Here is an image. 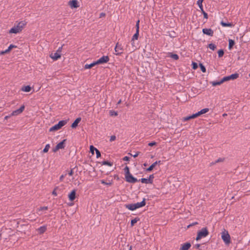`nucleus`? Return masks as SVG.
Listing matches in <instances>:
<instances>
[{
    "mask_svg": "<svg viewBox=\"0 0 250 250\" xmlns=\"http://www.w3.org/2000/svg\"><path fill=\"white\" fill-rule=\"evenodd\" d=\"M227 114H226V113H224V114H223V116L224 117H225V116H227Z\"/></svg>",
    "mask_w": 250,
    "mask_h": 250,
    "instance_id": "obj_63",
    "label": "nucleus"
},
{
    "mask_svg": "<svg viewBox=\"0 0 250 250\" xmlns=\"http://www.w3.org/2000/svg\"><path fill=\"white\" fill-rule=\"evenodd\" d=\"M210 83L212 86H216L218 85H220L221 84L223 83V82L221 80V81H218V82H215V81L211 82Z\"/></svg>",
    "mask_w": 250,
    "mask_h": 250,
    "instance_id": "obj_26",
    "label": "nucleus"
},
{
    "mask_svg": "<svg viewBox=\"0 0 250 250\" xmlns=\"http://www.w3.org/2000/svg\"><path fill=\"white\" fill-rule=\"evenodd\" d=\"M73 173L74 172L73 169H71L69 171H67L66 174H68L69 176H72L73 174Z\"/></svg>",
    "mask_w": 250,
    "mask_h": 250,
    "instance_id": "obj_47",
    "label": "nucleus"
},
{
    "mask_svg": "<svg viewBox=\"0 0 250 250\" xmlns=\"http://www.w3.org/2000/svg\"><path fill=\"white\" fill-rule=\"evenodd\" d=\"M230 80V78L229 77V76H226V77H224L222 79V82L223 83L225 82H227V81H229Z\"/></svg>",
    "mask_w": 250,
    "mask_h": 250,
    "instance_id": "obj_37",
    "label": "nucleus"
},
{
    "mask_svg": "<svg viewBox=\"0 0 250 250\" xmlns=\"http://www.w3.org/2000/svg\"><path fill=\"white\" fill-rule=\"evenodd\" d=\"M125 172V175H127L128 174L130 173L129 172V169L128 167H126L124 169Z\"/></svg>",
    "mask_w": 250,
    "mask_h": 250,
    "instance_id": "obj_38",
    "label": "nucleus"
},
{
    "mask_svg": "<svg viewBox=\"0 0 250 250\" xmlns=\"http://www.w3.org/2000/svg\"><path fill=\"white\" fill-rule=\"evenodd\" d=\"M97 65V63H96V61L95 62H93L88 64H86L85 65H84V68L85 69H90L91 68H92V67L94 66L95 65Z\"/></svg>",
    "mask_w": 250,
    "mask_h": 250,
    "instance_id": "obj_22",
    "label": "nucleus"
},
{
    "mask_svg": "<svg viewBox=\"0 0 250 250\" xmlns=\"http://www.w3.org/2000/svg\"><path fill=\"white\" fill-rule=\"evenodd\" d=\"M125 178L126 181L130 183H135L138 181V180L134 177L131 173L125 175Z\"/></svg>",
    "mask_w": 250,
    "mask_h": 250,
    "instance_id": "obj_10",
    "label": "nucleus"
},
{
    "mask_svg": "<svg viewBox=\"0 0 250 250\" xmlns=\"http://www.w3.org/2000/svg\"><path fill=\"white\" fill-rule=\"evenodd\" d=\"M196 247L197 248H199V247H200V245L199 244H197V245H196Z\"/></svg>",
    "mask_w": 250,
    "mask_h": 250,
    "instance_id": "obj_61",
    "label": "nucleus"
},
{
    "mask_svg": "<svg viewBox=\"0 0 250 250\" xmlns=\"http://www.w3.org/2000/svg\"><path fill=\"white\" fill-rule=\"evenodd\" d=\"M50 148V145L49 144H47L44 148L43 149V152H44V153H46L48 151L49 149Z\"/></svg>",
    "mask_w": 250,
    "mask_h": 250,
    "instance_id": "obj_33",
    "label": "nucleus"
},
{
    "mask_svg": "<svg viewBox=\"0 0 250 250\" xmlns=\"http://www.w3.org/2000/svg\"><path fill=\"white\" fill-rule=\"evenodd\" d=\"M223 161V159H222V158H219L218 159H217V160L215 162V163H218V162H222Z\"/></svg>",
    "mask_w": 250,
    "mask_h": 250,
    "instance_id": "obj_57",
    "label": "nucleus"
},
{
    "mask_svg": "<svg viewBox=\"0 0 250 250\" xmlns=\"http://www.w3.org/2000/svg\"><path fill=\"white\" fill-rule=\"evenodd\" d=\"M204 0H198L197 1V4L198 5L201 11H203V7L202 5V2Z\"/></svg>",
    "mask_w": 250,
    "mask_h": 250,
    "instance_id": "obj_27",
    "label": "nucleus"
},
{
    "mask_svg": "<svg viewBox=\"0 0 250 250\" xmlns=\"http://www.w3.org/2000/svg\"><path fill=\"white\" fill-rule=\"evenodd\" d=\"M191 247L189 243H186L182 245L180 250H188Z\"/></svg>",
    "mask_w": 250,
    "mask_h": 250,
    "instance_id": "obj_16",
    "label": "nucleus"
},
{
    "mask_svg": "<svg viewBox=\"0 0 250 250\" xmlns=\"http://www.w3.org/2000/svg\"><path fill=\"white\" fill-rule=\"evenodd\" d=\"M66 121L62 120L60 121L57 124L54 125L49 129L50 131H54L61 129L63 126L66 124Z\"/></svg>",
    "mask_w": 250,
    "mask_h": 250,
    "instance_id": "obj_5",
    "label": "nucleus"
},
{
    "mask_svg": "<svg viewBox=\"0 0 250 250\" xmlns=\"http://www.w3.org/2000/svg\"><path fill=\"white\" fill-rule=\"evenodd\" d=\"M26 22L25 21H21L17 24L15 25L9 31V33L17 34L20 33L23 29Z\"/></svg>",
    "mask_w": 250,
    "mask_h": 250,
    "instance_id": "obj_1",
    "label": "nucleus"
},
{
    "mask_svg": "<svg viewBox=\"0 0 250 250\" xmlns=\"http://www.w3.org/2000/svg\"><path fill=\"white\" fill-rule=\"evenodd\" d=\"M68 4L71 9L77 8L80 6L79 2L77 0H70Z\"/></svg>",
    "mask_w": 250,
    "mask_h": 250,
    "instance_id": "obj_11",
    "label": "nucleus"
},
{
    "mask_svg": "<svg viewBox=\"0 0 250 250\" xmlns=\"http://www.w3.org/2000/svg\"><path fill=\"white\" fill-rule=\"evenodd\" d=\"M31 89V87L30 85L23 86L21 88V90L24 92H29Z\"/></svg>",
    "mask_w": 250,
    "mask_h": 250,
    "instance_id": "obj_21",
    "label": "nucleus"
},
{
    "mask_svg": "<svg viewBox=\"0 0 250 250\" xmlns=\"http://www.w3.org/2000/svg\"><path fill=\"white\" fill-rule=\"evenodd\" d=\"M202 13L203 14L204 18L208 19V14L207 13H206L204 10L202 11Z\"/></svg>",
    "mask_w": 250,
    "mask_h": 250,
    "instance_id": "obj_53",
    "label": "nucleus"
},
{
    "mask_svg": "<svg viewBox=\"0 0 250 250\" xmlns=\"http://www.w3.org/2000/svg\"><path fill=\"white\" fill-rule=\"evenodd\" d=\"M123 160L125 161H128L129 160V157L125 156L123 158Z\"/></svg>",
    "mask_w": 250,
    "mask_h": 250,
    "instance_id": "obj_56",
    "label": "nucleus"
},
{
    "mask_svg": "<svg viewBox=\"0 0 250 250\" xmlns=\"http://www.w3.org/2000/svg\"><path fill=\"white\" fill-rule=\"evenodd\" d=\"M62 46L59 47L56 52L50 54V57L54 61H56L60 59L61 57V52L62 51Z\"/></svg>",
    "mask_w": 250,
    "mask_h": 250,
    "instance_id": "obj_6",
    "label": "nucleus"
},
{
    "mask_svg": "<svg viewBox=\"0 0 250 250\" xmlns=\"http://www.w3.org/2000/svg\"><path fill=\"white\" fill-rule=\"evenodd\" d=\"M125 206L126 208L131 211H133L136 209L135 208V204H126Z\"/></svg>",
    "mask_w": 250,
    "mask_h": 250,
    "instance_id": "obj_17",
    "label": "nucleus"
},
{
    "mask_svg": "<svg viewBox=\"0 0 250 250\" xmlns=\"http://www.w3.org/2000/svg\"><path fill=\"white\" fill-rule=\"evenodd\" d=\"M95 151H96V157L97 158H98L99 157H100L101 156V153H100V151L97 149H95Z\"/></svg>",
    "mask_w": 250,
    "mask_h": 250,
    "instance_id": "obj_45",
    "label": "nucleus"
},
{
    "mask_svg": "<svg viewBox=\"0 0 250 250\" xmlns=\"http://www.w3.org/2000/svg\"><path fill=\"white\" fill-rule=\"evenodd\" d=\"M154 178V175L153 174L150 175L149 177V178L148 179L149 181L150 182V184H152L153 183V179Z\"/></svg>",
    "mask_w": 250,
    "mask_h": 250,
    "instance_id": "obj_48",
    "label": "nucleus"
},
{
    "mask_svg": "<svg viewBox=\"0 0 250 250\" xmlns=\"http://www.w3.org/2000/svg\"><path fill=\"white\" fill-rule=\"evenodd\" d=\"M16 46L14 45H13V44H11L10 45V46L8 47V49L11 50L12 48H16Z\"/></svg>",
    "mask_w": 250,
    "mask_h": 250,
    "instance_id": "obj_55",
    "label": "nucleus"
},
{
    "mask_svg": "<svg viewBox=\"0 0 250 250\" xmlns=\"http://www.w3.org/2000/svg\"><path fill=\"white\" fill-rule=\"evenodd\" d=\"M161 163V161H156L155 162H154V163H153L148 168H147L146 169V171H151L154 167H155L157 165V164H160Z\"/></svg>",
    "mask_w": 250,
    "mask_h": 250,
    "instance_id": "obj_18",
    "label": "nucleus"
},
{
    "mask_svg": "<svg viewBox=\"0 0 250 250\" xmlns=\"http://www.w3.org/2000/svg\"><path fill=\"white\" fill-rule=\"evenodd\" d=\"M157 143L155 142H152L151 143H148V145L150 146H156Z\"/></svg>",
    "mask_w": 250,
    "mask_h": 250,
    "instance_id": "obj_52",
    "label": "nucleus"
},
{
    "mask_svg": "<svg viewBox=\"0 0 250 250\" xmlns=\"http://www.w3.org/2000/svg\"><path fill=\"white\" fill-rule=\"evenodd\" d=\"M208 47L212 50H214L215 48H216V45L214 44H213V43H210L208 45Z\"/></svg>",
    "mask_w": 250,
    "mask_h": 250,
    "instance_id": "obj_36",
    "label": "nucleus"
},
{
    "mask_svg": "<svg viewBox=\"0 0 250 250\" xmlns=\"http://www.w3.org/2000/svg\"><path fill=\"white\" fill-rule=\"evenodd\" d=\"M239 77V74L238 73H234L229 76L230 78V80H235L238 78Z\"/></svg>",
    "mask_w": 250,
    "mask_h": 250,
    "instance_id": "obj_24",
    "label": "nucleus"
},
{
    "mask_svg": "<svg viewBox=\"0 0 250 250\" xmlns=\"http://www.w3.org/2000/svg\"><path fill=\"white\" fill-rule=\"evenodd\" d=\"M46 230V226H43L37 229L38 233L39 234H42L44 233Z\"/></svg>",
    "mask_w": 250,
    "mask_h": 250,
    "instance_id": "obj_20",
    "label": "nucleus"
},
{
    "mask_svg": "<svg viewBox=\"0 0 250 250\" xmlns=\"http://www.w3.org/2000/svg\"><path fill=\"white\" fill-rule=\"evenodd\" d=\"M221 238L226 245H229L230 243V236L227 230L224 229L222 231Z\"/></svg>",
    "mask_w": 250,
    "mask_h": 250,
    "instance_id": "obj_3",
    "label": "nucleus"
},
{
    "mask_svg": "<svg viewBox=\"0 0 250 250\" xmlns=\"http://www.w3.org/2000/svg\"><path fill=\"white\" fill-rule=\"evenodd\" d=\"M139 22H140V21L138 20L137 21L136 24V31H139Z\"/></svg>",
    "mask_w": 250,
    "mask_h": 250,
    "instance_id": "obj_50",
    "label": "nucleus"
},
{
    "mask_svg": "<svg viewBox=\"0 0 250 250\" xmlns=\"http://www.w3.org/2000/svg\"><path fill=\"white\" fill-rule=\"evenodd\" d=\"M95 149H97V148H95L94 146H90V150L92 154H94V151L95 150Z\"/></svg>",
    "mask_w": 250,
    "mask_h": 250,
    "instance_id": "obj_41",
    "label": "nucleus"
},
{
    "mask_svg": "<svg viewBox=\"0 0 250 250\" xmlns=\"http://www.w3.org/2000/svg\"><path fill=\"white\" fill-rule=\"evenodd\" d=\"M199 66H200L201 71L204 73L206 72V69L205 67L203 65V64L200 63Z\"/></svg>",
    "mask_w": 250,
    "mask_h": 250,
    "instance_id": "obj_35",
    "label": "nucleus"
},
{
    "mask_svg": "<svg viewBox=\"0 0 250 250\" xmlns=\"http://www.w3.org/2000/svg\"><path fill=\"white\" fill-rule=\"evenodd\" d=\"M192 68L193 69H196L198 67L197 63L196 62H193L192 63Z\"/></svg>",
    "mask_w": 250,
    "mask_h": 250,
    "instance_id": "obj_46",
    "label": "nucleus"
},
{
    "mask_svg": "<svg viewBox=\"0 0 250 250\" xmlns=\"http://www.w3.org/2000/svg\"><path fill=\"white\" fill-rule=\"evenodd\" d=\"M208 111H209V109L208 108H204V109H202L201 110H200V111L196 113L195 114H193L191 116H187V117L183 118L182 120L183 121H187L190 119H194L195 118H197V117L200 116V115H201L202 114L207 113Z\"/></svg>",
    "mask_w": 250,
    "mask_h": 250,
    "instance_id": "obj_2",
    "label": "nucleus"
},
{
    "mask_svg": "<svg viewBox=\"0 0 250 250\" xmlns=\"http://www.w3.org/2000/svg\"><path fill=\"white\" fill-rule=\"evenodd\" d=\"M139 218L138 217H136L134 218V219H132L131 221V227H133L135 223H136L138 221H139Z\"/></svg>",
    "mask_w": 250,
    "mask_h": 250,
    "instance_id": "obj_30",
    "label": "nucleus"
},
{
    "mask_svg": "<svg viewBox=\"0 0 250 250\" xmlns=\"http://www.w3.org/2000/svg\"><path fill=\"white\" fill-rule=\"evenodd\" d=\"M139 31H136L135 34L133 36L131 42H133L134 40H137L138 39Z\"/></svg>",
    "mask_w": 250,
    "mask_h": 250,
    "instance_id": "obj_23",
    "label": "nucleus"
},
{
    "mask_svg": "<svg viewBox=\"0 0 250 250\" xmlns=\"http://www.w3.org/2000/svg\"><path fill=\"white\" fill-rule=\"evenodd\" d=\"M104 14H101V16H104Z\"/></svg>",
    "mask_w": 250,
    "mask_h": 250,
    "instance_id": "obj_64",
    "label": "nucleus"
},
{
    "mask_svg": "<svg viewBox=\"0 0 250 250\" xmlns=\"http://www.w3.org/2000/svg\"><path fill=\"white\" fill-rule=\"evenodd\" d=\"M208 234V231L207 228H204L198 232L196 240L198 241L202 238L206 237Z\"/></svg>",
    "mask_w": 250,
    "mask_h": 250,
    "instance_id": "obj_4",
    "label": "nucleus"
},
{
    "mask_svg": "<svg viewBox=\"0 0 250 250\" xmlns=\"http://www.w3.org/2000/svg\"><path fill=\"white\" fill-rule=\"evenodd\" d=\"M224 51L222 49L219 50L218 51V57L220 58L222 57L224 55Z\"/></svg>",
    "mask_w": 250,
    "mask_h": 250,
    "instance_id": "obj_34",
    "label": "nucleus"
},
{
    "mask_svg": "<svg viewBox=\"0 0 250 250\" xmlns=\"http://www.w3.org/2000/svg\"><path fill=\"white\" fill-rule=\"evenodd\" d=\"M103 165H107V166L111 167V166H112V164L108 161H104L103 162Z\"/></svg>",
    "mask_w": 250,
    "mask_h": 250,
    "instance_id": "obj_39",
    "label": "nucleus"
},
{
    "mask_svg": "<svg viewBox=\"0 0 250 250\" xmlns=\"http://www.w3.org/2000/svg\"><path fill=\"white\" fill-rule=\"evenodd\" d=\"M139 181H140L142 183L150 184V181H149L148 179L146 178H142Z\"/></svg>",
    "mask_w": 250,
    "mask_h": 250,
    "instance_id": "obj_31",
    "label": "nucleus"
},
{
    "mask_svg": "<svg viewBox=\"0 0 250 250\" xmlns=\"http://www.w3.org/2000/svg\"><path fill=\"white\" fill-rule=\"evenodd\" d=\"M121 102H122L121 100H120L118 101V104H120L121 103Z\"/></svg>",
    "mask_w": 250,
    "mask_h": 250,
    "instance_id": "obj_60",
    "label": "nucleus"
},
{
    "mask_svg": "<svg viewBox=\"0 0 250 250\" xmlns=\"http://www.w3.org/2000/svg\"><path fill=\"white\" fill-rule=\"evenodd\" d=\"M67 175L66 173L65 174L62 175L60 177V181L62 182L65 176Z\"/></svg>",
    "mask_w": 250,
    "mask_h": 250,
    "instance_id": "obj_51",
    "label": "nucleus"
},
{
    "mask_svg": "<svg viewBox=\"0 0 250 250\" xmlns=\"http://www.w3.org/2000/svg\"><path fill=\"white\" fill-rule=\"evenodd\" d=\"M202 31L203 33L205 34L209 35L211 36H213V31L211 29L204 28Z\"/></svg>",
    "mask_w": 250,
    "mask_h": 250,
    "instance_id": "obj_15",
    "label": "nucleus"
},
{
    "mask_svg": "<svg viewBox=\"0 0 250 250\" xmlns=\"http://www.w3.org/2000/svg\"><path fill=\"white\" fill-rule=\"evenodd\" d=\"M116 137L115 136H114V135L111 136L110 138V141L113 142L116 140Z\"/></svg>",
    "mask_w": 250,
    "mask_h": 250,
    "instance_id": "obj_54",
    "label": "nucleus"
},
{
    "mask_svg": "<svg viewBox=\"0 0 250 250\" xmlns=\"http://www.w3.org/2000/svg\"><path fill=\"white\" fill-rule=\"evenodd\" d=\"M81 121V118H77L71 125V127L73 128H76L78 126V124Z\"/></svg>",
    "mask_w": 250,
    "mask_h": 250,
    "instance_id": "obj_19",
    "label": "nucleus"
},
{
    "mask_svg": "<svg viewBox=\"0 0 250 250\" xmlns=\"http://www.w3.org/2000/svg\"><path fill=\"white\" fill-rule=\"evenodd\" d=\"M11 116H12L11 115V114H10V115H9V116H6L4 117V119H5V120H7V119H8L9 118H10Z\"/></svg>",
    "mask_w": 250,
    "mask_h": 250,
    "instance_id": "obj_59",
    "label": "nucleus"
},
{
    "mask_svg": "<svg viewBox=\"0 0 250 250\" xmlns=\"http://www.w3.org/2000/svg\"><path fill=\"white\" fill-rule=\"evenodd\" d=\"M24 107H25L24 105H22V106H21L20 107V108L13 111L12 112V113L11 114V116H17V115L20 114L23 111Z\"/></svg>",
    "mask_w": 250,
    "mask_h": 250,
    "instance_id": "obj_12",
    "label": "nucleus"
},
{
    "mask_svg": "<svg viewBox=\"0 0 250 250\" xmlns=\"http://www.w3.org/2000/svg\"><path fill=\"white\" fill-rule=\"evenodd\" d=\"M66 140H63L61 142L59 143L57 145V146L53 148L52 151L54 152H56L58 151L59 149H63L65 147V142Z\"/></svg>",
    "mask_w": 250,
    "mask_h": 250,
    "instance_id": "obj_8",
    "label": "nucleus"
},
{
    "mask_svg": "<svg viewBox=\"0 0 250 250\" xmlns=\"http://www.w3.org/2000/svg\"><path fill=\"white\" fill-rule=\"evenodd\" d=\"M76 190L73 189L68 194V198L70 201H73V200H74V199L76 198Z\"/></svg>",
    "mask_w": 250,
    "mask_h": 250,
    "instance_id": "obj_14",
    "label": "nucleus"
},
{
    "mask_svg": "<svg viewBox=\"0 0 250 250\" xmlns=\"http://www.w3.org/2000/svg\"><path fill=\"white\" fill-rule=\"evenodd\" d=\"M135 208L136 209L144 207L146 205V199L144 198L143 201L141 202H138L135 204Z\"/></svg>",
    "mask_w": 250,
    "mask_h": 250,
    "instance_id": "obj_13",
    "label": "nucleus"
},
{
    "mask_svg": "<svg viewBox=\"0 0 250 250\" xmlns=\"http://www.w3.org/2000/svg\"><path fill=\"white\" fill-rule=\"evenodd\" d=\"M10 50L7 48L6 50H5V51H2L0 52V55H4V54L5 53H7L8 52H9Z\"/></svg>",
    "mask_w": 250,
    "mask_h": 250,
    "instance_id": "obj_49",
    "label": "nucleus"
},
{
    "mask_svg": "<svg viewBox=\"0 0 250 250\" xmlns=\"http://www.w3.org/2000/svg\"><path fill=\"white\" fill-rule=\"evenodd\" d=\"M69 182H73L75 185L79 186L80 184V183L79 181L77 182V180H74L73 178L71 179H69V181H68L67 182V183H68Z\"/></svg>",
    "mask_w": 250,
    "mask_h": 250,
    "instance_id": "obj_29",
    "label": "nucleus"
},
{
    "mask_svg": "<svg viewBox=\"0 0 250 250\" xmlns=\"http://www.w3.org/2000/svg\"><path fill=\"white\" fill-rule=\"evenodd\" d=\"M170 56L172 58L175 60H177L179 59V57L177 54H171Z\"/></svg>",
    "mask_w": 250,
    "mask_h": 250,
    "instance_id": "obj_44",
    "label": "nucleus"
},
{
    "mask_svg": "<svg viewBox=\"0 0 250 250\" xmlns=\"http://www.w3.org/2000/svg\"><path fill=\"white\" fill-rule=\"evenodd\" d=\"M109 61V58L107 56H103L97 61H96V63L97 64H104L107 62Z\"/></svg>",
    "mask_w": 250,
    "mask_h": 250,
    "instance_id": "obj_9",
    "label": "nucleus"
},
{
    "mask_svg": "<svg viewBox=\"0 0 250 250\" xmlns=\"http://www.w3.org/2000/svg\"><path fill=\"white\" fill-rule=\"evenodd\" d=\"M115 54L116 55H121L123 53L124 47L122 44L117 42L114 48Z\"/></svg>",
    "mask_w": 250,
    "mask_h": 250,
    "instance_id": "obj_7",
    "label": "nucleus"
},
{
    "mask_svg": "<svg viewBox=\"0 0 250 250\" xmlns=\"http://www.w3.org/2000/svg\"><path fill=\"white\" fill-rule=\"evenodd\" d=\"M221 24L223 26V27H232V23H226V22H224L223 21H221Z\"/></svg>",
    "mask_w": 250,
    "mask_h": 250,
    "instance_id": "obj_28",
    "label": "nucleus"
},
{
    "mask_svg": "<svg viewBox=\"0 0 250 250\" xmlns=\"http://www.w3.org/2000/svg\"><path fill=\"white\" fill-rule=\"evenodd\" d=\"M53 194H54V195H56V196L57 195V194H56V192H55V191H54L53 192Z\"/></svg>",
    "mask_w": 250,
    "mask_h": 250,
    "instance_id": "obj_62",
    "label": "nucleus"
},
{
    "mask_svg": "<svg viewBox=\"0 0 250 250\" xmlns=\"http://www.w3.org/2000/svg\"><path fill=\"white\" fill-rule=\"evenodd\" d=\"M110 115L111 116H116L118 115V113L117 112L115 111H113V110H110Z\"/></svg>",
    "mask_w": 250,
    "mask_h": 250,
    "instance_id": "obj_40",
    "label": "nucleus"
},
{
    "mask_svg": "<svg viewBox=\"0 0 250 250\" xmlns=\"http://www.w3.org/2000/svg\"><path fill=\"white\" fill-rule=\"evenodd\" d=\"M139 152H136V153L134 155H133L132 156L135 158V157H137L139 155Z\"/></svg>",
    "mask_w": 250,
    "mask_h": 250,
    "instance_id": "obj_58",
    "label": "nucleus"
},
{
    "mask_svg": "<svg viewBox=\"0 0 250 250\" xmlns=\"http://www.w3.org/2000/svg\"><path fill=\"white\" fill-rule=\"evenodd\" d=\"M47 209V207H41L40 208H38V213H40V212L41 211H45Z\"/></svg>",
    "mask_w": 250,
    "mask_h": 250,
    "instance_id": "obj_32",
    "label": "nucleus"
},
{
    "mask_svg": "<svg viewBox=\"0 0 250 250\" xmlns=\"http://www.w3.org/2000/svg\"><path fill=\"white\" fill-rule=\"evenodd\" d=\"M101 183L102 184H104V185H108V186H110L111 185L112 183L111 182H108V183H106V182H105L104 180H102L101 181Z\"/></svg>",
    "mask_w": 250,
    "mask_h": 250,
    "instance_id": "obj_43",
    "label": "nucleus"
},
{
    "mask_svg": "<svg viewBox=\"0 0 250 250\" xmlns=\"http://www.w3.org/2000/svg\"><path fill=\"white\" fill-rule=\"evenodd\" d=\"M134 41L133 42H131V44L132 45V48L131 49H129V51H130V52H133L134 51H135L136 50V47L134 46Z\"/></svg>",
    "mask_w": 250,
    "mask_h": 250,
    "instance_id": "obj_42",
    "label": "nucleus"
},
{
    "mask_svg": "<svg viewBox=\"0 0 250 250\" xmlns=\"http://www.w3.org/2000/svg\"><path fill=\"white\" fill-rule=\"evenodd\" d=\"M234 42L233 40H231V39H229V49H231L232 47V46L234 45Z\"/></svg>",
    "mask_w": 250,
    "mask_h": 250,
    "instance_id": "obj_25",
    "label": "nucleus"
}]
</instances>
